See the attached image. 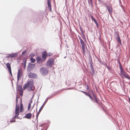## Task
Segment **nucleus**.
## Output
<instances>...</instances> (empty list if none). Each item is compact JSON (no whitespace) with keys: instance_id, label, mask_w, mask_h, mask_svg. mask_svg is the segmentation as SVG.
I'll return each instance as SVG.
<instances>
[{"instance_id":"obj_7","label":"nucleus","mask_w":130,"mask_h":130,"mask_svg":"<svg viewBox=\"0 0 130 130\" xmlns=\"http://www.w3.org/2000/svg\"><path fill=\"white\" fill-rule=\"evenodd\" d=\"M28 77L30 78H37V76L36 74L30 72L28 73Z\"/></svg>"},{"instance_id":"obj_50","label":"nucleus","mask_w":130,"mask_h":130,"mask_svg":"<svg viewBox=\"0 0 130 130\" xmlns=\"http://www.w3.org/2000/svg\"><path fill=\"white\" fill-rule=\"evenodd\" d=\"M88 3L89 5H90V3H91L92 6H93L92 2H91L90 3L88 1Z\"/></svg>"},{"instance_id":"obj_56","label":"nucleus","mask_w":130,"mask_h":130,"mask_svg":"<svg viewBox=\"0 0 130 130\" xmlns=\"http://www.w3.org/2000/svg\"><path fill=\"white\" fill-rule=\"evenodd\" d=\"M90 67L91 68H92V67H93V66L92 65V64H93V63H90Z\"/></svg>"},{"instance_id":"obj_17","label":"nucleus","mask_w":130,"mask_h":130,"mask_svg":"<svg viewBox=\"0 0 130 130\" xmlns=\"http://www.w3.org/2000/svg\"><path fill=\"white\" fill-rule=\"evenodd\" d=\"M19 108L20 107L19 105L18 104H16L15 110V112L19 113Z\"/></svg>"},{"instance_id":"obj_27","label":"nucleus","mask_w":130,"mask_h":130,"mask_svg":"<svg viewBox=\"0 0 130 130\" xmlns=\"http://www.w3.org/2000/svg\"><path fill=\"white\" fill-rule=\"evenodd\" d=\"M88 54L89 56V60H90V63H93L92 61V58L91 57L90 54V53H89V54Z\"/></svg>"},{"instance_id":"obj_47","label":"nucleus","mask_w":130,"mask_h":130,"mask_svg":"<svg viewBox=\"0 0 130 130\" xmlns=\"http://www.w3.org/2000/svg\"><path fill=\"white\" fill-rule=\"evenodd\" d=\"M119 58H118V62L119 64V67H120L122 66L121 65V63L120 61L119 60Z\"/></svg>"},{"instance_id":"obj_62","label":"nucleus","mask_w":130,"mask_h":130,"mask_svg":"<svg viewBox=\"0 0 130 130\" xmlns=\"http://www.w3.org/2000/svg\"><path fill=\"white\" fill-rule=\"evenodd\" d=\"M72 89L71 88H67V89H66V90H70V89Z\"/></svg>"},{"instance_id":"obj_20","label":"nucleus","mask_w":130,"mask_h":130,"mask_svg":"<svg viewBox=\"0 0 130 130\" xmlns=\"http://www.w3.org/2000/svg\"><path fill=\"white\" fill-rule=\"evenodd\" d=\"M6 66L8 71L11 70V67L9 63L8 62L6 64Z\"/></svg>"},{"instance_id":"obj_24","label":"nucleus","mask_w":130,"mask_h":130,"mask_svg":"<svg viewBox=\"0 0 130 130\" xmlns=\"http://www.w3.org/2000/svg\"><path fill=\"white\" fill-rule=\"evenodd\" d=\"M29 87L28 85V84L26 83L23 85V89L24 90H25L26 89L27 87L28 88Z\"/></svg>"},{"instance_id":"obj_45","label":"nucleus","mask_w":130,"mask_h":130,"mask_svg":"<svg viewBox=\"0 0 130 130\" xmlns=\"http://www.w3.org/2000/svg\"><path fill=\"white\" fill-rule=\"evenodd\" d=\"M31 107V104H29L28 107V110H29L30 109Z\"/></svg>"},{"instance_id":"obj_49","label":"nucleus","mask_w":130,"mask_h":130,"mask_svg":"<svg viewBox=\"0 0 130 130\" xmlns=\"http://www.w3.org/2000/svg\"><path fill=\"white\" fill-rule=\"evenodd\" d=\"M27 51V50H24L23 51H22V55H23V54H24Z\"/></svg>"},{"instance_id":"obj_14","label":"nucleus","mask_w":130,"mask_h":130,"mask_svg":"<svg viewBox=\"0 0 130 130\" xmlns=\"http://www.w3.org/2000/svg\"><path fill=\"white\" fill-rule=\"evenodd\" d=\"M91 18L92 19V20L96 24V27L98 28L99 27V25L95 19L92 15L91 16Z\"/></svg>"},{"instance_id":"obj_10","label":"nucleus","mask_w":130,"mask_h":130,"mask_svg":"<svg viewBox=\"0 0 130 130\" xmlns=\"http://www.w3.org/2000/svg\"><path fill=\"white\" fill-rule=\"evenodd\" d=\"M47 52L46 51H43L42 53V57L43 60H45L47 57Z\"/></svg>"},{"instance_id":"obj_9","label":"nucleus","mask_w":130,"mask_h":130,"mask_svg":"<svg viewBox=\"0 0 130 130\" xmlns=\"http://www.w3.org/2000/svg\"><path fill=\"white\" fill-rule=\"evenodd\" d=\"M61 90H60L59 91H58L56 92H55V93H53V94H52L51 95L49 96L48 97H47L45 101L46 103L47 102V101H48V99H51L52 98V96H53L54 95H55L57 94L59 92H60V91Z\"/></svg>"},{"instance_id":"obj_22","label":"nucleus","mask_w":130,"mask_h":130,"mask_svg":"<svg viewBox=\"0 0 130 130\" xmlns=\"http://www.w3.org/2000/svg\"><path fill=\"white\" fill-rule=\"evenodd\" d=\"M116 39L117 42L119 43L120 45H121L122 43L121 42V40L120 37V36L117 37L116 36Z\"/></svg>"},{"instance_id":"obj_25","label":"nucleus","mask_w":130,"mask_h":130,"mask_svg":"<svg viewBox=\"0 0 130 130\" xmlns=\"http://www.w3.org/2000/svg\"><path fill=\"white\" fill-rule=\"evenodd\" d=\"M20 112H22L23 111V105L21 103H20Z\"/></svg>"},{"instance_id":"obj_44","label":"nucleus","mask_w":130,"mask_h":130,"mask_svg":"<svg viewBox=\"0 0 130 130\" xmlns=\"http://www.w3.org/2000/svg\"><path fill=\"white\" fill-rule=\"evenodd\" d=\"M20 91V94L21 96H22L23 93V90Z\"/></svg>"},{"instance_id":"obj_13","label":"nucleus","mask_w":130,"mask_h":130,"mask_svg":"<svg viewBox=\"0 0 130 130\" xmlns=\"http://www.w3.org/2000/svg\"><path fill=\"white\" fill-rule=\"evenodd\" d=\"M47 4L48 5V8L49 10L52 11V7L51 5V2L50 0H47Z\"/></svg>"},{"instance_id":"obj_55","label":"nucleus","mask_w":130,"mask_h":130,"mask_svg":"<svg viewBox=\"0 0 130 130\" xmlns=\"http://www.w3.org/2000/svg\"><path fill=\"white\" fill-rule=\"evenodd\" d=\"M99 2H100V4L103 3V1H101L100 0H98Z\"/></svg>"},{"instance_id":"obj_57","label":"nucleus","mask_w":130,"mask_h":130,"mask_svg":"<svg viewBox=\"0 0 130 130\" xmlns=\"http://www.w3.org/2000/svg\"><path fill=\"white\" fill-rule=\"evenodd\" d=\"M32 103V99H31L30 100V102L29 103V104H31V103Z\"/></svg>"},{"instance_id":"obj_26","label":"nucleus","mask_w":130,"mask_h":130,"mask_svg":"<svg viewBox=\"0 0 130 130\" xmlns=\"http://www.w3.org/2000/svg\"><path fill=\"white\" fill-rule=\"evenodd\" d=\"M30 60L31 62L32 63H34L36 61V59L32 57H31L30 58Z\"/></svg>"},{"instance_id":"obj_28","label":"nucleus","mask_w":130,"mask_h":130,"mask_svg":"<svg viewBox=\"0 0 130 130\" xmlns=\"http://www.w3.org/2000/svg\"><path fill=\"white\" fill-rule=\"evenodd\" d=\"M124 76L125 78L130 80V77L128 75V74L127 73V74H125Z\"/></svg>"},{"instance_id":"obj_23","label":"nucleus","mask_w":130,"mask_h":130,"mask_svg":"<svg viewBox=\"0 0 130 130\" xmlns=\"http://www.w3.org/2000/svg\"><path fill=\"white\" fill-rule=\"evenodd\" d=\"M46 103L45 101L44 102V103H43V105H42V106L40 108L38 112L39 113H40V112L41 111L42 109L43 108L44 106V105H45V104Z\"/></svg>"},{"instance_id":"obj_16","label":"nucleus","mask_w":130,"mask_h":130,"mask_svg":"<svg viewBox=\"0 0 130 130\" xmlns=\"http://www.w3.org/2000/svg\"><path fill=\"white\" fill-rule=\"evenodd\" d=\"M120 67V73H121L124 75L126 74H127L126 72L122 68V66Z\"/></svg>"},{"instance_id":"obj_48","label":"nucleus","mask_w":130,"mask_h":130,"mask_svg":"<svg viewBox=\"0 0 130 130\" xmlns=\"http://www.w3.org/2000/svg\"><path fill=\"white\" fill-rule=\"evenodd\" d=\"M17 86L18 85V81H19V80L20 78L21 77H19V76H17Z\"/></svg>"},{"instance_id":"obj_15","label":"nucleus","mask_w":130,"mask_h":130,"mask_svg":"<svg viewBox=\"0 0 130 130\" xmlns=\"http://www.w3.org/2000/svg\"><path fill=\"white\" fill-rule=\"evenodd\" d=\"M32 116V114L31 113H29L26 114L24 118L28 119H30L31 118Z\"/></svg>"},{"instance_id":"obj_58","label":"nucleus","mask_w":130,"mask_h":130,"mask_svg":"<svg viewBox=\"0 0 130 130\" xmlns=\"http://www.w3.org/2000/svg\"><path fill=\"white\" fill-rule=\"evenodd\" d=\"M44 124V123H43V124H41V125H39V126H41L42 127H43V125Z\"/></svg>"},{"instance_id":"obj_1","label":"nucleus","mask_w":130,"mask_h":130,"mask_svg":"<svg viewBox=\"0 0 130 130\" xmlns=\"http://www.w3.org/2000/svg\"><path fill=\"white\" fill-rule=\"evenodd\" d=\"M88 91L89 93L88 94H90L91 95H92L93 97V101H92L93 103H96L99 105H101V104L103 105L102 102H100V103L99 102L97 97L95 95V93L92 89H90L89 90H88Z\"/></svg>"},{"instance_id":"obj_42","label":"nucleus","mask_w":130,"mask_h":130,"mask_svg":"<svg viewBox=\"0 0 130 130\" xmlns=\"http://www.w3.org/2000/svg\"><path fill=\"white\" fill-rule=\"evenodd\" d=\"M79 27L80 29V31H81V32H82V34L83 33H84V31L83 30V29L82 28L81 26L80 25H79Z\"/></svg>"},{"instance_id":"obj_18","label":"nucleus","mask_w":130,"mask_h":130,"mask_svg":"<svg viewBox=\"0 0 130 130\" xmlns=\"http://www.w3.org/2000/svg\"><path fill=\"white\" fill-rule=\"evenodd\" d=\"M22 70L21 68H20L18 70L17 76H19V77H21L22 76Z\"/></svg>"},{"instance_id":"obj_6","label":"nucleus","mask_w":130,"mask_h":130,"mask_svg":"<svg viewBox=\"0 0 130 130\" xmlns=\"http://www.w3.org/2000/svg\"><path fill=\"white\" fill-rule=\"evenodd\" d=\"M18 55V53H13L11 54H7V56H6V58H8L9 57L12 58L17 57Z\"/></svg>"},{"instance_id":"obj_3","label":"nucleus","mask_w":130,"mask_h":130,"mask_svg":"<svg viewBox=\"0 0 130 130\" xmlns=\"http://www.w3.org/2000/svg\"><path fill=\"white\" fill-rule=\"evenodd\" d=\"M54 60L53 58H50L47 62L46 66L48 68H51L52 66L54 64Z\"/></svg>"},{"instance_id":"obj_60","label":"nucleus","mask_w":130,"mask_h":130,"mask_svg":"<svg viewBox=\"0 0 130 130\" xmlns=\"http://www.w3.org/2000/svg\"><path fill=\"white\" fill-rule=\"evenodd\" d=\"M103 64L104 65H105V66H106H106H108V65H107V64L106 63H104Z\"/></svg>"},{"instance_id":"obj_39","label":"nucleus","mask_w":130,"mask_h":130,"mask_svg":"<svg viewBox=\"0 0 130 130\" xmlns=\"http://www.w3.org/2000/svg\"><path fill=\"white\" fill-rule=\"evenodd\" d=\"M52 55V54L51 52H49L47 53V56L50 57Z\"/></svg>"},{"instance_id":"obj_11","label":"nucleus","mask_w":130,"mask_h":130,"mask_svg":"<svg viewBox=\"0 0 130 130\" xmlns=\"http://www.w3.org/2000/svg\"><path fill=\"white\" fill-rule=\"evenodd\" d=\"M36 60L38 64H40L42 63L44 60L41 58V57L39 56H38L36 57Z\"/></svg>"},{"instance_id":"obj_34","label":"nucleus","mask_w":130,"mask_h":130,"mask_svg":"<svg viewBox=\"0 0 130 130\" xmlns=\"http://www.w3.org/2000/svg\"><path fill=\"white\" fill-rule=\"evenodd\" d=\"M91 70L92 72V73H91V75H93L94 73V69L93 68V67H92V68H91Z\"/></svg>"},{"instance_id":"obj_38","label":"nucleus","mask_w":130,"mask_h":130,"mask_svg":"<svg viewBox=\"0 0 130 130\" xmlns=\"http://www.w3.org/2000/svg\"><path fill=\"white\" fill-rule=\"evenodd\" d=\"M18 95H16V104H18L17 103L18 102Z\"/></svg>"},{"instance_id":"obj_35","label":"nucleus","mask_w":130,"mask_h":130,"mask_svg":"<svg viewBox=\"0 0 130 130\" xmlns=\"http://www.w3.org/2000/svg\"><path fill=\"white\" fill-rule=\"evenodd\" d=\"M15 115H14V116L13 117V118L15 119L17 117V116H18L19 113H16L15 112Z\"/></svg>"},{"instance_id":"obj_41","label":"nucleus","mask_w":130,"mask_h":130,"mask_svg":"<svg viewBox=\"0 0 130 130\" xmlns=\"http://www.w3.org/2000/svg\"><path fill=\"white\" fill-rule=\"evenodd\" d=\"M106 68L108 69V70L109 71H111L112 70V68L110 67L109 66H106Z\"/></svg>"},{"instance_id":"obj_64","label":"nucleus","mask_w":130,"mask_h":130,"mask_svg":"<svg viewBox=\"0 0 130 130\" xmlns=\"http://www.w3.org/2000/svg\"><path fill=\"white\" fill-rule=\"evenodd\" d=\"M23 130H29L27 128H24Z\"/></svg>"},{"instance_id":"obj_30","label":"nucleus","mask_w":130,"mask_h":130,"mask_svg":"<svg viewBox=\"0 0 130 130\" xmlns=\"http://www.w3.org/2000/svg\"><path fill=\"white\" fill-rule=\"evenodd\" d=\"M115 37L116 38V36H117V37L120 36L118 32L117 31L115 32Z\"/></svg>"},{"instance_id":"obj_52","label":"nucleus","mask_w":130,"mask_h":130,"mask_svg":"<svg viewBox=\"0 0 130 130\" xmlns=\"http://www.w3.org/2000/svg\"><path fill=\"white\" fill-rule=\"evenodd\" d=\"M9 71V72L10 73V75L12 76V72H11V70H10V71Z\"/></svg>"},{"instance_id":"obj_19","label":"nucleus","mask_w":130,"mask_h":130,"mask_svg":"<svg viewBox=\"0 0 130 130\" xmlns=\"http://www.w3.org/2000/svg\"><path fill=\"white\" fill-rule=\"evenodd\" d=\"M27 83L28 84V86H30L33 85V84L34 83L33 80L32 79H30V80Z\"/></svg>"},{"instance_id":"obj_4","label":"nucleus","mask_w":130,"mask_h":130,"mask_svg":"<svg viewBox=\"0 0 130 130\" xmlns=\"http://www.w3.org/2000/svg\"><path fill=\"white\" fill-rule=\"evenodd\" d=\"M36 63L32 64L29 63L27 67V71L29 72L32 70L35 66Z\"/></svg>"},{"instance_id":"obj_12","label":"nucleus","mask_w":130,"mask_h":130,"mask_svg":"<svg viewBox=\"0 0 130 130\" xmlns=\"http://www.w3.org/2000/svg\"><path fill=\"white\" fill-rule=\"evenodd\" d=\"M80 91L82 92L83 93L86 95L89 96V97L90 98V99L91 101H93V97L90 94H89L87 93L85 91Z\"/></svg>"},{"instance_id":"obj_51","label":"nucleus","mask_w":130,"mask_h":130,"mask_svg":"<svg viewBox=\"0 0 130 130\" xmlns=\"http://www.w3.org/2000/svg\"><path fill=\"white\" fill-rule=\"evenodd\" d=\"M78 37L80 40V41L83 40L82 39L81 37L79 36H78Z\"/></svg>"},{"instance_id":"obj_31","label":"nucleus","mask_w":130,"mask_h":130,"mask_svg":"<svg viewBox=\"0 0 130 130\" xmlns=\"http://www.w3.org/2000/svg\"><path fill=\"white\" fill-rule=\"evenodd\" d=\"M82 35L81 36L82 38L84 39V41L85 42L86 41V38L85 37V36L84 34V33L83 34H82Z\"/></svg>"},{"instance_id":"obj_46","label":"nucleus","mask_w":130,"mask_h":130,"mask_svg":"<svg viewBox=\"0 0 130 130\" xmlns=\"http://www.w3.org/2000/svg\"><path fill=\"white\" fill-rule=\"evenodd\" d=\"M24 64V66H23V68L24 69L26 68V61H25V63Z\"/></svg>"},{"instance_id":"obj_40","label":"nucleus","mask_w":130,"mask_h":130,"mask_svg":"<svg viewBox=\"0 0 130 130\" xmlns=\"http://www.w3.org/2000/svg\"><path fill=\"white\" fill-rule=\"evenodd\" d=\"M39 113H39L38 112H37L36 114V120H37V122H38V116L39 115Z\"/></svg>"},{"instance_id":"obj_53","label":"nucleus","mask_w":130,"mask_h":130,"mask_svg":"<svg viewBox=\"0 0 130 130\" xmlns=\"http://www.w3.org/2000/svg\"><path fill=\"white\" fill-rule=\"evenodd\" d=\"M86 87H87V89L88 90H89V89H90L89 88V86L88 85H86Z\"/></svg>"},{"instance_id":"obj_33","label":"nucleus","mask_w":130,"mask_h":130,"mask_svg":"<svg viewBox=\"0 0 130 130\" xmlns=\"http://www.w3.org/2000/svg\"><path fill=\"white\" fill-rule=\"evenodd\" d=\"M27 59L26 58H24L23 59V61H22V63H21V64L22 65L24 64L25 63V61H26V62H27Z\"/></svg>"},{"instance_id":"obj_8","label":"nucleus","mask_w":130,"mask_h":130,"mask_svg":"<svg viewBox=\"0 0 130 130\" xmlns=\"http://www.w3.org/2000/svg\"><path fill=\"white\" fill-rule=\"evenodd\" d=\"M105 7L107 8V9L108 10V11L110 15H111L112 12V7L110 6H109L107 5H106Z\"/></svg>"},{"instance_id":"obj_36","label":"nucleus","mask_w":130,"mask_h":130,"mask_svg":"<svg viewBox=\"0 0 130 130\" xmlns=\"http://www.w3.org/2000/svg\"><path fill=\"white\" fill-rule=\"evenodd\" d=\"M10 122L11 123H12L13 122H15V120L13 118L11 119V120L10 121Z\"/></svg>"},{"instance_id":"obj_54","label":"nucleus","mask_w":130,"mask_h":130,"mask_svg":"<svg viewBox=\"0 0 130 130\" xmlns=\"http://www.w3.org/2000/svg\"><path fill=\"white\" fill-rule=\"evenodd\" d=\"M120 76H121V77L122 78H123V76H124V75L123 74H122L121 73H120Z\"/></svg>"},{"instance_id":"obj_59","label":"nucleus","mask_w":130,"mask_h":130,"mask_svg":"<svg viewBox=\"0 0 130 130\" xmlns=\"http://www.w3.org/2000/svg\"><path fill=\"white\" fill-rule=\"evenodd\" d=\"M98 61L100 63H101V61L99 59H98Z\"/></svg>"},{"instance_id":"obj_63","label":"nucleus","mask_w":130,"mask_h":130,"mask_svg":"<svg viewBox=\"0 0 130 130\" xmlns=\"http://www.w3.org/2000/svg\"><path fill=\"white\" fill-rule=\"evenodd\" d=\"M33 114V115H32V118H34V117H35V115H34V113H32Z\"/></svg>"},{"instance_id":"obj_43","label":"nucleus","mask_w":130,"mask_h":130,"mask_svg":"<svg viewBox=\"0 0 130 130\" xmlns=\"http://www.w3.org/2000/svg\"><path fill=\"white\" fill-rule=\"evenodd\" d=\"M21 59V58L20 57L18 58L17 59V63H20V60Z\"/></svg>"},{"instance_id":"obj_37","label":"nucleus","mask_w":130,"mask_h":130,"mask_svg":"<svg viewBox=\"0 0 130 130\" xmlns=\"http://www.w3.org/2000/svg\"><path fill=\"white\" fill-rule=\"evenodd\" d=\"M35 54L34 53H31L29 55V56L31 57H34L35 56Z\"/></svg>"},{"instance_id":"obj_2","label":"nucleus","mask_w":130,"mask_h":130,"mask_svg":"<svg viewBox=\"0 0 130 130\" xmlns=\"http://www.w3.org/2000/svg\"><path fill=\"white\" fill-rule=\"evenodd\" d=\"M41 75L43 76L46 75L48 73V69L44 67H41L39 71Z\"/></svg>"},{"instance_id":"obj_5","label":"nucleus","mask_w":130,"mask_h":130,"mask_svg":"<svg viewBox=\"0 0 130 130\" xmlns=\"http://www.w3.org/2000/svg\"><path fill=\"white\" fill-rule=\"evenodd\" d=\"M80 43L82 46V48L83 51V53L84 55L85 54V46L86 45L85 44L83 40L80 41Z\"/></svg>"},{"instance_id":"obj_61","label":"nucleus","mask_w":130,"mask_h":130,"mask_svg":"<svg viewBox=\"0 0 130 130\" xmlns=\"http://www.w3.org/2000/svg\"><path fill=\"white\" fill-rule=\"evenodd\" d=\"M20 103H21H21H22V99H20Z\"/></svg>"},{"instance_id":"obj_29","label":"nucleus","mask_w":130,"mask_h":130,"mask_svg":"<svg viewBox=\"0 0 130 130\" xmlns=\"http://www.w3.org/2000/svg\"><path fill=\"white\" fill-rule=\"evenodd\" d=\"M29 86V87H30V89H29V91H33L34 90V89H32L33 87H34V88H35V87L33 85H32L31 86Z\"/></svg>"},{"instance_id":"obj_21","label":"nucleus","mask_w":130,"mask_h":130,"mask_svg":"<svg viewBox=\"0 0 130 130\" xmlns=\"http://www.w3.org/2000/svg\"><path fill=\"white\" fill-rule=\"evenodd\" d=\"M22 85H17V90L19 91L22 90Z\"/></svg>"},{"instance_id":"obj_32","label":"nucleus","mask_w":130,"mask_h":130,"mask_svg":"<svg viewBox=\"0 0 130 130\" xmlns=\"http://www.w3.org/2000/svg\"><path fill=\"white\" fill-rule=\"evenodd\" d=\"M38 21V20L36 17L34 18H33V23H35L36 22H37Z\"/></svg>"}]
</instances>
